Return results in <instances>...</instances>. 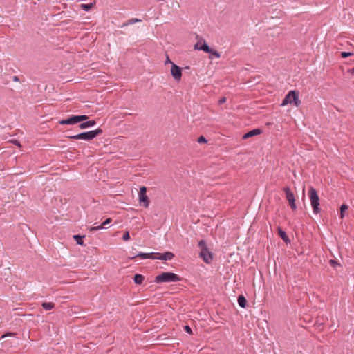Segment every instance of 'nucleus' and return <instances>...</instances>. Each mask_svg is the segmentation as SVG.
Returning a JSON list of instances; mask_svg holds the SVG:
<instances>
[{
	"instance_id": "20e7f679",
	"label": "nucleus",
	"mask_w": 354,
	"mask_h": 354,
	"mask_svg": "<svg viewBox=\"0 0 354 354\" xmlns=\"http://www.w3.org/2000/svg\"><path fill=\"white\" fill-rule=\"evenodd\" d=\"M102 131L100 129H97L95 131H90L88 132L81 133L77 135L69 136L68 138L74 140H91L95 138L98 135H100L102 133Z\"/></svg>"
},
{
	"instance_id": "393cba45",
	"label": "nucleus",
	"mask_w": 354,
	"mask_h": 354,
	"mask_svg": "<svg viewBox=\"0 0 354 354\" xmlns=\"http://www.w3.org/2000/svg\"><path fill=\"white\" fill-rule=\"evenodd\" d=\"M197 142L198 143H207V140L203 136H201L198 138Z\"/></svg>"
},
{
	"instance_id": "f257e3e1",
	"label": "nucleus",
	"mask_w": 354,
	"mask_h": 354,
	"mask_svg": "<svg viewBox=\"0 0 354 354\" xmlns=\"http://www.w3.org/2000/svg\"><path fill=\"white\" fill-rule=\"evenodd\" d=\"M308 196L310 201V204L313 208V212L315 214L320 213L321 209L319 208V198L317 194L316 189L313 187H310L308 190Z\"/></svg>"
},
{
	"instance_id": "5701e85b",
	"label": "nucleus",
	"mask_w": 354,
	"mask_h": 354,
	"mask_svg": "<svg viewBox=\"0 0 354 354\" xmlns=\"http://www.w3.org/2000/svg\"><path fill=\"white\" fill-rule=\"evenodd\" d=\"M209 53H210V57H209L211 59H213L214 57H216V58H219L220 57V54L217 51H215V50H212V52Z\"/></svg>"
},
{
	"instance_id": "b1692460",
	"label": "nucleus",
	"mask_w": 354,
	"mask_h": 354,
	"mask_svg": "<svg viewBox=\"0 0 354 354\" xmlns=\"http://www.w3.org/2000/svg\"><path fill=\"white\" fill-rule=\"evenodd\" d=\"M352 55H353V53H351V52H342L341 53V57L342 58H346V57L352 56Z\"/></svg>"
},
{
	"instance_id": "4468645a",
	"label": "nucleus",
	"mask_w": 354,
	"mask_h": 354,
	"mask_svg": "<svg viewBox=\"0 0 354 354\" xmlns=\"http://www.w3.org/2000/svg\"><path fill=\"white\" fill-rule=\"evenodd\" d=\"M133 279H134V282L136 284H141L143 282L145 278L142 274H136L134 276Z\"/></svg>"
},
{
	"instance_id": "9b49d317",
	"label": "nucleus",
	"mask_w": 354,
	"mask_h": 354,
	"mask_svg": "<svg viewBox=\"0 0 354 354\" xmlns=\"http://www.w3.org/2000/svg\"><path fill=\"white\" fill-rule=\"evenodd\" d=\"M96 124L95 120H89L85 122H82L80 124V128L81 129H84L91 127L94 126Z\"/></svg>"
},
{
	"instance_id": "2eb2a0df",
	"label": "nucleus",
	"mask_w": 354,
	"mask_h": 354,
	"mask_svg": "<svg viewBox=\"0 0 354 354\" xmlns=\"http://www.w3.org/2000/svg\"><path fill=\"white\" fill-rule=\"evenodd\" d=\"M136 257H140L141 259H152L153 257V252L151 253H142L140 252L137 254Z\"/></svg>"
},
{
	"instance_id": "1a4fd4ad",
	"label": "nucleus",
	"mask_w": 354,
	"mask_h": 354,
	"mask_svg": "<svg viewBox=\"0 0 354 354\" xmlns=\"http://www.w3.org/2000/svg\"><path fill=\"white\" fill-rule=\"evenodd\" d=\"M171 73L172 77L176 80L180 81L182 77V69L174 63H171Z\"/></svg>"
},
{
	"instance_id": "412c9836",
	"label": "nucleus",
	"mask_w": 354,
	"mask_h": 354,
	"mask_svg": "<svg viewBox=\"0 0 354 354\" xmlns=\"http://www.w3.org/2000/svg\"><path fill=\"white\" fill-rule=\"evenodd\" d=\"M348 209V205L346 204H342L340 207V218H343L344 217V212Z\"/></svg>"
},
{
	"instance_id": "a211bd4d",
	"label": "nucleus",
	"mask_w": 354,
	"mask_h": 354,
	"mask_svg": "<svg viewBox=\"0 0 354 354\" xmlns=\"http://www.w3.org/2000/svg\"><path fill=\"white\" fill-rule=\"evenodd\" d=\"M140 21H141V20H140V19H137V18H132V19H131L128 20L126 23H124V24L122 26V27L125 26H128V25H131V24H134V23L140 22Z\"/></svg>"
},
{
	"instance_id": "a878e982",
	"label": "nucleus",
	"mask_w": 354,
	"mask_h": 354,
	"mask_svg": "<svg viewBox=\"0 0 354 354\" xmlns=\"http://www.w3.org/2000/svg\"><path fill=\"white\" fill-rule=\"evenodd\" d=\"M162 254H161V253L153 252V257H152V259H160V260H162Z\"/></svg>"
},
{
	"instance_id": "39448f33",
	"label": "nucleus",
	"mask_w": 354,
	"mask_h": 354,
	"mask_svg": "<svg viewBox=\"0 0 354 354\" xmlns=\"http://www.w3.org/2000/svg\"><path fill=\"white\" fill-rule=\"evenodd\" d=\"M198 246L201 249L200 257L203 258L205 262L207 263H210L212 260V255L206 248L205 241L203 240L200 241L198 243Z\"/></svg>"
},
{
	"instance_id": "9d476101",
	"label": "nucleus",
	"mask_w": 354,
	"mask_h": 354,
	"mask_svg": "<svg viewBox=\"0 0 354 354\" xmlns=\"http://www.w3.org/2000/svg\"><path fill=\"white\" fill-rule=\"evenodd\" d=\"M261 133H262V131L260 129H252V130L248 131V133H245L243 136V139L245 140L249 138L253 137L254 136L259 135Z\"/></svg>"
},
{
	"instance_id": "c85d7f7f",
	"label": "nucleus",
	"mask_w": 354,
	"mask_h": 354,
	"mask_svg": "<svg viewBox=\"0 0 354 354\" xmlns=\"http://www.w3.org/2000/svg\"><path fill=\"white\" fill-rule=\"evenodd\" d=\"M102 228H103V226L102 225H99V226L91 227L90 228V231L92 232V231L99 230H101Z\"/></svg>"
},
{
	"instance_id": "423d86ee",
	"label": "nucleus",
	"mask_w": 354,
	"mask_h": 354,
	"mask_svg": "<svg viewBox=\"0 0 354 354\" xmlns=\"http://www.w3.org/2000/svg\"><path fill=\"white\" fill-rule=\"evenodd\" d=\"M283 191L285 192L286 198L288 202L291 209L295 211L297 209V205L295 203V196L294 193L291 191L289 187H283Z\"/></svg>"
},
{
	"instance_id": "bb28decb",
	"label": "nucleus",
	"mask_w": 354,
	"mask_h": 354,
	"mask_svg": "<svg viewBox=\"0 0 354 354\" xmlns=\"http://www.w3.org/2000/svg\"><path fill=\"white\" fill-rule=\"evenodd\" d=\"M130 239V236H129V233L128 231H126L124 232V234H123V236H122V239L124 241H129Z\"/></svg>"
},
{
	"instance_id": "0eeeda50",
	"label": "nucleus",
	"mask_w": 354,
	"mask_h": 354,
	"mask_svg": "<svg viewBox=\"0 0 354 354\" xmlns=\"http://www.w3.org/2000/svg\"><path fill=\"white\" fill-rule=\"evenodd\" d=\"M88 117L86 115H72L68 119L62 120L59 122L60 124H75L78 122L87 120Z\"/></svg>"
},
{
	"instance_id": "7c9ffc66",
	"label": "nucleus",
	"mask_w": 354,
	"mask_h": 354,
	"mask_svg": "<svg viewBox=\"0 0 354 354\" xmlns=\"http://www.w3.org/2000/svg\"><path fill=\"white\" fill-rule=\"evenodd\" d=\"M331 266L335 267L336 265H339L335 260L331 259L329 261Z\"/></svg>"
},
{
	"instance_id": "aec40b11",
	"label": "nucleus",
	"mask_w": 354,
	"mask_h": 354,
	"mask_svg": "<svg viewBox=\"0 0 354 354\" xmlns=\"http://www.w3.org/2000/svg\"><path fill=\"white\" fill-rule=\"evenodd\" d=\"M73 239L76 241L77 243L80 245H84V241H83V236H81L80 235H74L73 236Z\"/></svg>"
},
{
	"instance_id": "2f4dec72",
	"label": "nucleus",
	"mask_w": 354,
	"mask_h": 354,
	"mask_svg": "<svg viewBox=\"0 0 354 354\" xmlns=\"http://www.w3.org/2000/svg\"><path fill=\"white\" fill-rule=\"evenodd\" d=\"M184 328H185V330L187 333L192 334V329H191V328H190L189 326H185L184 327Z\"/></svg>"
},
{
	"instance_id": "dca6fc26",
	"label": "nucleus",
	"mask_w": 354,
	"mask_h": 354,
	"mask_svg": "<svg viewBox=\"0 0 354 354\" xmlns=\"http://www.w3.org/2000/svg\"><path fill=\"white\" fill-rule=\"evenodd\" d=\"M279 235L280 236V237L285 241V242H288L289 241L288 239V237L286 234V233L282 230L281 228H279Z\"/></svg>"
},
{
	"instance_id": "6e6552de",
	"label": "nucleus",
	"mask_w": 354,
	"mask_h": 354,
	"mask_svg": "<svg viewBox=\"0 0 354 354\" xmlns=\"http://www.w3.org/2000/svg\"><path fill=\"white\" fill-rule=\"evenodd\" d=\"M146 193L147 188L144 186L141 187L138 193V200L141 205L147 208L149 205L150 201Z\"/></svg>"
},
{
	"instance_id": "ddd939ff",
	"label": "nucleus",
	"mask_w": 354,
	"mask_h": 354,
	"mask_svg": "<svg viewBox=\"0 0 354 354\" xmlns=\"http://www.w3.org/2000/svg\"><path fill=\"white\" fill-rule=\"evenodd\" d=\"M174 254L171 252H166L162 255V260H171Z\"/></svg>"
},
{
	"instance_id": "f704fd0d",
	"label": "nucleus",
	"mask_w": 354,
	"mask_h": 354,
	"mask_svg": "<svg viewBox=\"0 0 354 354\" xmlns=\"http://www.w3.org/2000/svg\"><path fill=\"white\" fill-rule=\"evenodd\" d=\"M349 71H350L351 73H354V68H353L352 69H351Z\"/></svg>"
},
{
	"instance_id": "4be33fe9",
	"label": "nucleus",
	"mask_w": 354,
	"mask_h": 354,
	"mask_svg": "<svg viewBox=\"0 0 354 354\" xmlns=\"http://www.w3.org/2000/svg\"><path fill=\"white\" fill-rule=\"evenodd\" d=\"M93 6V3L81 4L80 7L85 11H88Z\"/></svg>"
},
{
	"instance_id": "7ed1b4c3",
	"label": "nucleus",
	"mask_w": 354,
	"mask_h": 354,
	"mask_svg": "<svg viewBox=\"0 0 354 354\" xmlns=\"http://www.w3.org/2000/svg\"><path fill=\"white\" fill-rule=\"evenodd\" d=\"M288 104H294V105L297 107H298L300 105L301 101L299 99V94L297 91H289L288 94L286 95L285 98L283 99L281 103V106H283Z\"/></svg>"
},
{
	"instance_id": "cd10ccee",
	"label": "nucleus",
	"mask_w": 354,
	"mask_h": 354,
	"mask_svg": "<svg viewBox=\"0 0 354 354\" xmlns=\"http://www.w3.org/2000/svg\"><path fill=\"white\" fill-rule=\"evenodd\" d=\"M203 44V42L202 41H198L194 46V49L197 50H201L199 47H201Z\"/></svg>"
},
{
	"instance_id": "c9c22d12",
	"label": "nucleus",
	"mask_w": 354,
	"mask_h": 354,
	"mask_svg": "<svg viewBox=\"0 0 354 354\" xmlns=\"http://www.w3.org/2000/svg\"><path fill=\"white\" fill-rule=\"evenodd\" d=\"M222 102H223V104L225 102V97H223Z\"/></svg>"
},
{
	"instance_id": "f3484780",
	"label": "nucleus",
	"mask_w": 354,
	"mask_h": 354,
	"mask_svg": "<svg viewBox=\"0 0 354 354\" xmlns=\"http://www.w3.org/2000/svg\"><path fill=\"white\" fill-rule=\"evenodd\" d=\"M54 306H55V304L52 302H48V303L44 302L42 304V307L46 310L53 309L54 308Z\"/></svg>"
},
{
	"instance_id": "c756f323",
	"label": "nucleus",
	"mask_w": 354,
	"mask_h": 354,
	"mask_svg": "<svg viewBox=\"0 0 354 354\" xmlns=\"http://www.w3.org/2000/svg\"><path fill=\"white\" fill-rule=\"evenodd\" d=\"M111 218H106L102 223V225L103 226V227L104 226H106V225L109 224L111 222Z\"/></svg>"
},
{
	"instance_id": "f8f14e48",
	"label": "nucleus",
	"mask_w": 354,
	"mask_h": 354,
	"mask_svg": "<svg viewBox=\"0 0 354 354\" xmlns=\"http://www.w3.org/2000/svg\"><path fill=\"white\" fill-rule=\"evenodd\" d=\"M238 304L239 305L242 307V308H245L246 305H247V300L245 299V297L243 295H239L238 297Z\"/></svg>"
},
{
	"instance_id": "6ab92c4d",
	"label": "nucleus",
	"mask_w": 354,
	"mask_h": 354,
	"mask_svg": "<svg viewBox=\"0 0 354 354\" xmlns=\"http://www.w3.org/2000/svg\"><path fill=\"white\" fill-rule=\"evenodd\" d=\"M202 50L206 52V53H212V49L209 48V47L207 46V44L203 41V44L202 45L201 47H199Z\"/></svg>"
},
{
	"instance_id": "72a5a7b5",
	"label": "nucleus",
	"mask_w": 354,
	"mask_h": 354,
	"mask_svg": "<svg viewBox=\"0 0 354 354\" xmlns=\"http://www.w3.org/2000/svg\"><path fill=\"white\" fill-rule=\"evenodd\" d=\"M165 63H170L171 64L173 62L169 59V57H167Z\"/></svg>"
},
{
	"instance_id": "473e14b6",
	"label": "nucleus",
	"mask_w": 354,
	"mask_h": 354,
	"mask_svg": "<svg viewBox=\"0 0 354 354\" xmlns=\"http://www.w3.org/2000/svg\"><path fill=\"white\" fill-rule=\"evenodd\" d=\"M15 333H6V334H4L2 335V338H4L6 337H13L15 336Z\"/></svg>"
},
{
	"instance_id": "f03ea898",
	"label": "nucleus",
	"mask_w": 354,
	"mask_h": 354,
	"mask_svg": "<svg viewBox=\"0 0 354 354\" xmlns=\"http://www.w3.org/2000/svg\"><path fill=\"white\" fill-rule=\"evenodd\" d=\"M180 280L178 275L172 272H162L159 275H157L155 279V281L157 283L162 282H176Z\"/></svg>"
}]
</instances>
